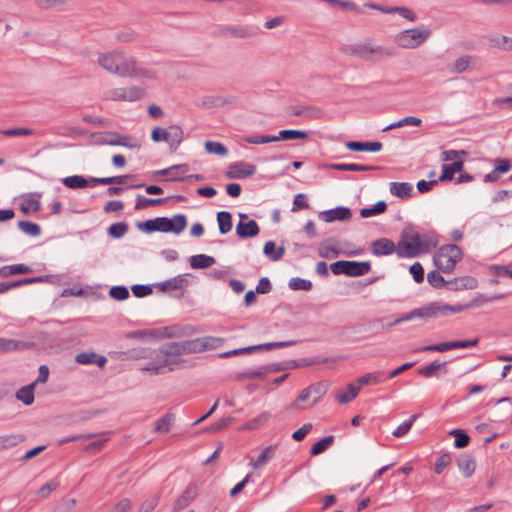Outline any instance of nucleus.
<instances>
[{"label":"nucleus","instance_id":"obj_60","mask_svg":"<svg viewBox=\"0 0 512 512\" xmlns=\"http://www.w3.org/2000/svg\"><path fill=\"white\" fill-rule=\"evenodd\" d=\"M427 281L428 283L436 289L444 288L445 286V279L443 276L436 270L430 271L427 274Z\"/></svg>","mask_w":512,"mask_h":512},{"label":"nucleus","instance_id":"obj_18","mask_svg":"<svg viewBox=\"0 0 512 512\" xmlns=\"http://www.w3.org/2000/svg\"><path fill=\"white\" fill-rule=\"evenodd\" d=\"M130 139L127 135H122L118 132H106L104 134V138L102 139L103 144L111 145V146H124L130 149L139 148L140 145L135 143H129Z\"/></svg>","mask_w":512,"mask_h":512},{"label":"nucleus","instance_id":"obj_6","mask_svg":"<svg viewBox=\"0 0 512 512\" xmlns=\"http://www.w3.org/2000/svg\"><path fill=\"white\" fill-rule=\"evenodd\" d=\"M432 32L427 27H416L399 32L395 41L398 46L405 49H414L422 45L431 36Z\"/></svg>","mask_w":512,"mask_h":512},{"label":"nucleus","instance_id":"obj_36","mask_svg":"<svg viewBox=\"0 0 512 512\" xmlns=\"http://www.w3.org/2000/svg\"><path fill=\"white\" fill-rule=\"evenodd\" d=\"M442 369L444 370V373H446V362L433 361L420 368L418 373L425 378H432L437 375V371Z\"/></svg>","mask_w":512,"mask_h":512},{"label":"nucleus","instance_id":"obj_10","mask_svg":"<svg viewBox=\"0 0 512 512\" xmlns=\"http://www.w3.org/2000/svg\"><path fill=\"white\" fill-rule=\"evenodd\" d=\"M223 340L219 337L205 336L187 340V349L192 353H200L208 350H213L222 345Z\"/></svg>","mask_w":512,"mask_h":512},{"label":"nucleus","instance_id":"obj_48","mask_svg":"<svg viewBox=\"0 0 512 512\" xmlns=\"http://www.w3.org/2000/svg\"><path fill=\"white\" fill-rule=\"evenodd\" d=\"M296 343H297L296 340H289V341L263 343V344L252 345V346H253V351H261V350L269 351L274 348H285V347L293 346Z\"/></svg>","mask_w":512,"mask_h":512},{"label":"nucleus","instance_id":"obj_40","mask_svg":"<svg viewBox=\"0 0 512 512\" xmlns=\"http://www.w3.org/2000/svg\"><path fill=\"white\" fill-rule=\"evenodd\" d=\"M275 451L274 446L266 447L255 460H252L251 464L254 469H259L265 466L270 459H272Z\"/></svg>","mask_w":512,"mask_h":512},{"label":"nucleus","instance_id":"obj_11","mask_svg":"<svg viewBox=\"0 0 512 512\" xmlns=\"http://www.w3.org/2000/svg\"><path fill=\"white\" fill-rule=\"evenodd\" d=\"M144 89L131 86V87H119L109 92V98L114 101H137L144 97Z\"/></svg>","mask_w":512,"mask_h":512},{"label":"nucleus","instance_id":"obj_50","mask_svg":"<svg viewBox=\"0 0 512 512\" xmlns=\"http://www.w3.org/2000/svg\"><path fill=\"white\" fill-rule=\"evenodd\" d=\"M18 228L27 235L39 236L41 234V228L37 223L21 220L18 222Z\"/></svg>","mask_w":512,"mask_h":512},{"label":"nucleus","instance_id":"obj_12","mask_svg":"<svg viewBox=\"0 0 512 512\" xmlns=\"http://www.w3.org/2000/svg\"><path fill=\"white\" fill-rule=\"evenodd\" d=\"M256 172V166L244 161L231 163L226 171V178L243 179L252 176Z\"/></svg>","mask_w":512,"mask_h":512},{"label":"nucleus","instance_id":"obj_17","mask_svg":"<svg viewBox=\"0 0 512 512\" xmlns=\"http://www.w3.org/2000/svg\"><path fill=\"white\" fill-rule=\"evenodd\" d=\"M240 221L236 226V233L240 238L254 237L259 234V226L255 220L244 222L248 219L246 214H239Z\"/></svg>","mask_w":512,"mask_h":512},{"label":"nucleus","instance_id":"obj_15","mask_svg":"<svg viewBox=\"0 0 512 512\" xmlns=\"http://www.w3.org/2000/svg\"><path fill=\"white\" fill-rule=\"evenodd\" d=\"M318 216L322 221L331 223L334 221H347L352 217V213L348 207L338 206L333 209L322 211Z\"/></svg>","mask_w":512,"mask_h":512},{"label":"nucleus","instance_id":"obj_64","mask_svg":"<svg viewBox=\"0 0 512 512\" xmlns=\"http://www.w3.org/2000/svg\"><path fill=\"white\" fill-rule=\"evenodd\" d=\"M160 496L158 494L145 500L136 512H152L158 505Z\"/></svg>","mask_w":512,"mask_h":512},{"label":"nucleus","instance_id":"obj_7","mask_svg":"<svg viewBox=\"0 0 512 512\" xmlns=\"http://www.w3.org/2000/svg\"><path fill=\"white\" fill-rule=\"evenodd\" d=\"M396 254L400 258H410L421 254L420 233L413 229H405L397 244Z\"/></svg>","mask_w":512,"mask_h":512},{"label":"nucleus","instance_id":"obj_1","mask_svg":"<svg viewBox=\"0 0 512 512\" xmlns=\"http://www.w3.org/2000/svg\"><path fill=\"white\" fill-rule=\"evenodd\" d=\"M98 65L105 71L126 78H154L155 73L149 69L138 66L137 60L120 50L100 53L97 59Z\"/></svg>","mask_w":512,"mask_h":512},{"label":"nucleus","instance_id":"obj_58","mask_svg":"<svg viewBox=\"0 0 512 512\" xmlns=\"http://www.w3.org/2000/svg\"><path fill=\"white\" fill-rule=\"evenodd\" d=\"M1 134L7 137L30 136L34 134V130L25 127H16L2 130Z\"/></svg>","mask_w":512,"mask_h":512},{"label":"nucleus","instance_id":"obj_34","mask_svg":"<svg viewBox=\"0 0 512 512\" xmlns=\"http://www.w3.org/2000/svg\"><path fill=\"white\" fill-rule=\"evenodd\" d=\"M189 262L193 269H204L212 266L215 263V259L205 254H197L191 256Z\"/></svg>","mask_w":512,"mask_h":512},{"label":"nucleus","instance_id":"obj_19","mask_svg":"<svg viewBox=\"0 0 512 512\" xmlns=\"http://www.w3.org/2000/svg\"><path fill=\"white\" fill-rule=\"evenodd\" d=\"M397 246L387 238H380L372 242L371 251L375 256H387L396 252Z\"/></svg>","mask_w":512,"mask_h":512},{"label":"nucleus","instance_id":"obj_61","mask_svg":"<svg viewBox=\"0 0 512 512\" xmlns=\"http://www.w3.org/2000/svg\"><path fill=\"white\" fill-rule=\"evenodd\" d=\"M59 486V482L57 480H51L47 483H45L44 485H42L38 491H37V495L41 498H47L51 492H53L54 490H56Z\"/></svg>","mask_w":512,"mask_h":512},{"label":"nucleus","instance_id":"obj_42","mask_svg":"<svg viewBox=\"0 0 512 512\" xmlns=\"http://www.w3.org/2000/svg\"><path fill=\"white\" fill-rule=\"evenodd\" d=\"M387 210V203L383 200L378 201L372 207L362 208L360 210V216L362 218H369L380 215Z\"/></svg>","mask_w":512,"mask_h":512},{"label":"nucleus","instance_id":"obj_49","mask_svg":"<svg viewBox=\"0 0 512 512\" xmlns=\"http://www.w3.org/2000/svg\"><path fill=\"white\" fill-rule=\"evenodd\" d=\"M334 442V436L329 435L316 442L310 450L312 456L323 453Z\"/></svg>","mask_w":512,"mask_h":512},{"label":"nucleus","instance_id":"obj_57","mask_svg":"<svg viewBox=\"0 0 512 512\" xmlns=\"http://www.w3.org/2000/svg\"><path fill=\"white\" fill-rule=\"evenodd\" d=\"M128 231V225L125 222H117L108 228V234L112 238H121Z\"/></svg>","mask_w":512,"mask_h":512},{"label":"nucleus","instance_id":"obj_30","mask_svg":"<svg viewBox=\"0 0 512 512\" xmlns=\"http://www.w3.org/2000/svg\"><path fill=\"white\" fill-rule=\"evenodd\" d=\"M390 193L399 198H407L411 195L413 187L407 182H391Z\"/></svg>","mask_w":512,"mask_h":512},{"label":"nucleus","instance_id":"obj_3","mask_svg":"<svg viewBox=\"0 0 512 512\" xmlns=\"http://www.w3.org/2000/svg\"><path fill=\"white\" fill-rule=\"evenodd\" d=\"M464 306L462 305H448L439 302H432L420 308L413 309L412 311L401 315L396 318L391 325H398L405 321H410L415 318H433L438 315H447L448 313L462 312Z\"/></svg>","mask_w":512,"mask_h":512},{"label":"nucleus","instance_id":"obj_59","mask_svg":"<svg viewBox=\"0 0 512 512\" xmlns=\"http://www.w3.org/2000/svg\"><path fill=\"white\" fill-rule=\"evenodd\" d=\"M493 169L501 174L508 173L512 169V163L507 158L497 157L493 160Z\"/></svg>","mask_w":512,"mask_h":512},{"label":"nucleus","instance_id":"obj_29","mask_svg":"<svg viewBox=\"0 0 512 512\" xmlns=\"http://www.w3.org/2000/svg\"><path fill=\"white\" fill-rule=\"evenodd\" d=\"M32 268L25 264L6 265L0 268V276L3 278L10 277L16 274L31 273Z\"/></svg>","mask_w":512,"mask_h":512},{"label":"nucleus","instance_id":"obj_23","mask_svg":"<svg viewBox=\"0 0 512 512\" xmlns=\"http://www.w3.org/2000/svg\"><path fill=\"white\" fill-rule=\"evenodd\" d=\"M62 183L69 189H84L88 186H94L91 177L85 178L82 175H72L62 179Z\"/></svg>","mask_w":512,"mask_h":512},{"label":"nucleus","instance_id":"obj_28","mask_svg":"<svg viewBox=\"0 0 512 512\" xmlns=\"http://www.w3.org/2000/svg\"><path fill=\"white\" fill-rule=\"evenodd\" d=\"M386 380V377L383 372L376 371L371 373H366L355 382L356 385L361 389L362 386L368 384H379Z\"/></svg>","mask_w":512,"mask_h":512},{"label":"nucleus","instance_id":"obj_27","mask_svg":"<svg viewBox=\"0 0 512 512\" xmlns=\"http://www.w3.org/2000/svg\"><path fill=\"white\" fill-rule=\"evenodd\" d=\"M226 31L232 36L240 38L254 37L259 33V29L254 26H231L226 28Z\"/></svg>","mask_w":512,"mask_h":512},{"label":"nucleus","instance_id":"obj_4","mask_svg":"<svg viewBox=\"0 0 512 512\" xmlns=\"http://www.w3.org/2000/svg\"><path fill=\"white\" fill-rule=\"evenodd\" d=\"M463 253L459 246L448 244L440 247L435 253L433 261L438 270L443 273H451L462 259Z\"/></svg>","mask_w":512,"mask_h":512},{"label":"nucleus","instance_id":"obj_25","mask_svg":"<svg viewBox=\"0 0 512 512\" xmlns=\"http://www.w3.org/2000/svg\"><path fill=\"white\" fill-rule=\"evenodd\" d=\"M370 53V60L382 61L384 59L394 57L396 55V49L394 47H385L373 44L372 51H370Z\"/></svg>","mask_w":512,"mask_h":512},{"label":"nucleus","instance_id":"obj_62","mask_svg":"<svg viewBox=\"0 0 512 512\" xmlns=\"http://www.w3.org/2000/svg\"><path fill=\"white\" fill-rule=\"evenodd\" d=\"M272 417L271 413L264 411L255 418L251 419L246 425L249 429H257L261 424L267 422Z\"/></svg>","mask_w":512,"mask_h":512},{"label":"nucleus","instance_id":"obj_41","mask_svg":"<svg viewBox=\"0 0 512 512\" xmlns=\"http://www.w3.org/2000/svg\"><path fill=\"white\" fill-rule=\"evenodd\" d=\"M24 440L25 436L21 434L1 435L0 446L2 447V450L10 449L22 443Z\"/></svg>","mask_w":512,"mask_h":512},{"label":"nucleus","instance_id":"obj_55","mask_svg":"<svg viewBox=\"0 0 512 512\" xmlns=\"http://www.w3.org/2000/svg\"><path fill=\"white\" fill-rule=\"evenodd\" d=\"M266 376L264 366H260L257 368H250L238 374L240 379H255V378H264Z\"/></svg>","mask_w":512,"mask_h":512},{"label":"nucleus","instance_id":"obj_39","mask_svg":"<svg viewBox=\"0 0 512 512\" xmlns=\"http://www.w3.org/2000/svg\"><path fill=\"white\" fill-rule=\"evenodd\" d=\"M335 170L340 171H372L379 169L377 166H370V165H362V164H355V163H340V164H333L331 166Z\"/></svg>","mask_w":512,"mask_h":512},{"label":"nucleus","instance_id":"obj_54","mask_svg":"<svg viewBox=\"0 0 512 512\" xmlns=\"http://www.w3.org/2000/svg\"><path fill=\"white\" fill-rule=\"evenodd\" d=\"M420 244H421V254H425V253H428L432 248H434L436 246L437 239L434 235L420 233Z\"/></svg>","mask_w":512,"mask_h":512},{"label":"nucleus","instance_id":"obj_63","mask_svg":"<svg viewBox=\"0 0 512 512\" xmlns=\"http://www.w3.org/2000/svg\"><path fill=\"white\" fill-rule=\"evenodd\" d=\"M109 295L115 300H125L129 297V290L125 286H113L109 290Z\"/></svg>","mask_w":512,"mask_h":512},{"label":"nucleus","instance_id":"obj_26","mask_svg":"<svg viewBox=\"0 0 512 512\" xmlns=\"http://www.w3.org/2000/svg\"><path fill=\"white\" fill-rule=\"evenodd\" d=\"M168 143L172 150H176L183 140V130L178 125H171L166 129Z\"/></svg>","mask_w":512,"mask_h":512},{"label":"nucleus","instance_id":"obj_52","mask_svg":"<svg viewBox=\"0 0 512 512\" xmlns=\"http://www.w3.org/2000/svg\"><path fill=\"white\" fill-rule=\"evenodd\" d=\"M450 435L455 437L454 446L456 448H464L468 446L470 437L465 431L461 429H454L450 432Z\"/></svg>","mask_w":512,"mask_h":512},{"label":"nucleus","instance_id":"obj_2","mask_svg":"<svg viewBox=\"0 0 512 512\" xmlns=\"http://www.w3.org/2000/svg\"><path fill=\"white\" fill-rule=\"evenodd\" d=\"M187 225L186 216L184 214H176L172 218L156 217L144 222H138L137 228L145 233L173 232L175 234L181 233Z\"/></svg>","mask_w":512,"mask_h":512},{"label":"nucleus","instance_id":"obj_56","mask_svg":"<svg viewBox=\"0 0 512 512\" xmlns=\"http://www.w3.org/2000/svg\"><path fill=\"white\" fill-rule=\"evenodd\" d=\"M243 140L246 143L255 145L276 142V138L274 135H250L245 137Z\"/></svg>","mask_w":512,"mask_h":512},{"label":"nucleus","instance_id":"obj_13","mask_svg":"<svg viewBox=\"0 0 512 512\" xmlns=\"http://www.w3.org/2000/svg\"><path fill=\"white\" fill-rule=\"evenodd\" d=\"M198 493L199 485L196 482L189 483L182 494L175 500L172 507L173 511H182L197 497Z\"/></svg>","mask_w":512,"mask_h":512},{"label":"nucleus","instance_id":"obj_32","mask_svg":"<svg viewBox=\"0 0 512 512\" xmlns=\"http://www.w3.org/2000/svg\"><path fill=\"white\" fill-rule=\"evenodd\" d=\"M263 253L271 261H278L283 257L285 249L282 246L277 247L274 241H267L264 244Z\"/></svg>","mask_w":512,"mask_h":512},{"label":"nucleus","instance_id":"obj_16","mask_svg":"<svg viewBox=\"0 0 512 512\" xmlns=\"http://www.w3.org/2000/svg\"><path fill=\"white\" fill-rule=\"evenodd\" d=\"M373 46L371 39H366L364 42L356 43L346 46L343 51L345 54L350 56H357L361 59L370 60Z\"/></svg>","mask_w":512,"mask_h":512},{"label":"nucleus","instance_id":"obj_44","mask_svg":"<svg viewBox=\"0 0 512 512\" xmlns=\"http://www.w3.org/2000/svg\"><path fill=\"white\" fill-rule=\"evenodd\" d=\"M132 175H120V176H111V177H91V182L93 185H111V184H122L127 179H131Z\"/></svg>","mask_w":512,"mask_h":512},{"label":"nucleus","instance_id":"obj_9","mask_svg":"<svg viewBox=\"0 0 512 512\" xmlns=\"http://www.w3.org/2000/svg\"><path fill=\"white\" fill-rule=\"evenodd\" d=\"M149 359V362L140 368L141 371L148 372L151 375H159L175 370L166 357H161L158 354V349L151 353Z\"/></svg>","mask_w":512,"mask_h":512},{"label":"nucleus","instance_id":"obj_20","mask_svg":"<svg viewBox=\"0 0 512 512\" xmlns=\"http://www.w3.org/2000/svg\"><path fill=\"white\" fill-rule=\"evenodd\" d=\"M75 360L78 364L81 365L95 364L100 368L104 367L107 363V358L103 355L97 354L96 352L78 353L75 357Z\"/></svg>","mask_w":512,"mask_h":512},{"label":"nucleus","instance_id":"obj_8","mask_svg":"<svg viewBox=\"0 0 512 512\" xmlns=\"http://www.w3.org/2000/svg\"><path fill=\"white\" fill-rule=\"evenodd\" d=\"M464 150H445L441 154V160L444 162L452 161L451 164L442 165V174L439 181H451L454 175L461 172L464 167V160L459 158L460 155H466Z\"/></svg>","mask_w":512,"mask_h":512},{"label":"nucleus","instance_id":"obj_45","mask_svg":"<svg viewBox=\"0 0 512 512\" xmlns=\"http://www.w3.org/2000/svg\"><path fill=\"white\" fill-rule=\"evenodd\" d=\"M168 198H147L142 195H138L136 198L135 210L145 209L149 206H155L163 204Z\"/></svg>","mask_w":512,"mask_h":512},{"label":"nucleus","instance_id":"obj_21","mask_svg":"<svg viewBox=\"0 0 512 512\" xmlns=\"http://www.w3.org/2000/svg\"><path fill=\"white\" fill-rule=\"evenodd\" d=\"M457 466L463 476L469 478L475 471L476 462L472 455L464 453L457 459Z\"/></svg>","mask_w":512,"mask_h":512},{"label":"nucleus","instance_id":"obj_53","mask_svg":"<svg viewBox=\"0 0 512 512\" xmlns=\"http://www.w3.org/2000/svg\"><path fill=\"white\" fill-rule=\"evenodd\" d=\"M471 59H472V56H470V55H464V56L459 57L453 63V66L451 67L450 71L454 72V73L465 72L469 68Z\"/></svg>","mask_w":512,"mask_h":512},{"label":"nucleus","instance_id":"obj_22","mask_svg":"<svg viewBox=\"0 0 512 512\" xmlns=\"http://www.w3.org/2000/svg\"><path fill=\"white\" fill-rule=\"evenodd\" d=\"M383 145L379 141L374 142H358V141H349L346 143V148L350 151L355 152H378L382 149Z\"/></svg>","mask_w":512,"mask_h":512},{"label":"nucleus","instance_id":"obj_24","mask_svg":"<svg viewBox=\"0 0 512 512\" xmlns=\"http://www.w3.org/2000/svg\"><path fill=\"white\" fill-rule=\"evenodd\" d=\"M371 270V263L368 261H348L347 276L359 277L367 274Z\"/></svg>","mask_w":512,"mask_h":512},{"label":"nucleus","instance_id":"obj_35","mask_svg":"<svg viewBox=\"0 0 512 512\" xmlns=\"http://www.w3.org/2000/svg\"><path fill=\"white\" fill-rule=\"evenodd\" d=\"M28 347L26 342L0 337V352L18 351Z\"/></svg>","mask_w":512,"mask_h":512},{"label":"nucleus","instance_id":"obj_33","mask_svg":"<svg viewBox=\"0 0 512 512\" xmlns=\"http://www.w3.org/2000/svg\"><path fill=\"white\" fill-rule=\"evenodd\" d=\"M359 387L356 383H350L347 385L346 389L339 392L336 395V399L340 404H346L355 399L359 393Z\"/></svg>","mask_w":512,"mask_h":512},{"label":"nucleus","instance_id":"obj_46","mask_svg":"<svg viewBox=\"0 0 512 512\" xmlns=\"http://www.w3.org/2000/svg\"><path fill=\"white\" fill-rule=\"evenodd\" d=\"M318 254L322 258L334 259L340 255V251L335 246L324 241L319 245Z\"/></svg>","mask_w":512,"mask_h":512},{"label":"nucleus","instance_id":"obj_47","mask_svg":"<svg viewBox=\"0 0 512 512\" xmlns=\"http://www.w3.org/2000/svg\"><path fill=\"white\" fill-rule=\"evenodd\" d=\"M421 123H422V120L420 118L415 117V116H407V117H404L394 123H391L390 125L385 127L383 129V131H388L391 129L400 128V127L407 126V125L420 126Z\"/></svg>","mask_w":512,"mask_h":512},{"label":"nucleus","instance_id":"obj_51","mask_svg":"<svg viewBox=\"0 0 512 512\" xmlns=\"http://www.w3.org/2000/svg\"><path fill=\"white\" fill-rule=\"evenodd\" d=\"M288 287L294 291H310L313 287V284L310 280H306L300 277H294L289 280Z\"/></svg>","mask_w":512,"mask_h":512},{"label":"nucleus","instance_id":"obj_31","mask_svg":"<svg viewBox=\"0 0 512 512\" xmlns=\"http://www.w3.org/2000/svg\"><path fill=\"white\" fill-rule=\"evenodd\" d=\"M475 279L471 277L466 278H455L453 280H445L444 288L455 291L460 288H474L475 287Z\"/></svg>","mask_w":512,"mask_h":512},{"label":"nucleus","instance_id":"obj_43","mask_svg":"<svg viewBox=\"0 0 512 512\" xmlns=\"http://www.w3.org/2000/svg\"><path fill=\"white\" fill-rule=\"evenodd\" d=\"M308 134L303 130L286 129L279 131L278 135L275 136L276 142L280 140H295V139H306Z\"/></svg>","mask_w":512,"mask_h":512},{"label":"nucleus","instance_id":"obj_38","mask_svg":"<svg viewBox=\"0 0 512 512\" xmlns=\"http://www.w3.org/2000/svg\"><path fill=\"white\" fill-rule=\"evenodd\" d=\"M35 383L20 388L16 392V398L25 405H31L34 402Z\"/></svg>","mask_w":512,"mask_h":512},{"label":"nucleus","instance_id":"obj_37","mask_svg":"<svg viewBox=\"0 0 512 512\" xmlns=\"http://www.w3.org/2000/svg\"><path fill=\"white\" fill-rule=\"evenodd\" d=\"M174 421L175 415L172 413H166L156 421L154 431L157 433L165 434L170 431Z\"/></svg>","mask_w":512,"mask_h":512},{"label":"nucleus","instance_id":"obj_5","mask_svg":"<svg viewBox=\"0 0 512 512\" xmlns=\"http://www.w3.org/2000/svg\"><path fill=\"white\" fill-rule=\"evenodd\" d=\"M158 354L166 357L175 370L190 366L189 361L183 358V355L191 354L187 349V340L162 344Z\"/></svg>","mask_w":512,"mask_h":512},{"label":"nucleus","instance_id":"obj_14","mask_svg":"<svg viewBox=\"0 0 512 512\" xmlns=\"http://www.w3.org/2000/svg\"><path fill=\"white\" fill-rule=\"evenodd\" d=\"M190 274H182L170 278L166 281L160 282L156 287L162 292L180 291V296L183 295L185 288L188 286Z\"/></svg>","mask_w":512,"mask_h":512}]
</instances>
